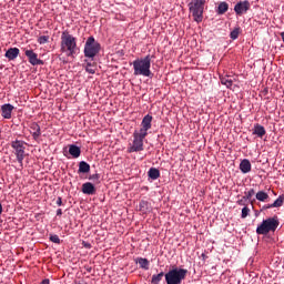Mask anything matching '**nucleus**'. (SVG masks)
Here are the masks:
<instances>
[{
  "label": "nucleus",
  "mask_w": 284,
  "mask_h": 284,
  "mask_svg": "<svg viewBox=\"0 0 284 284\" xmlns=\"http://www.w3.org/2000/svg\"><path fill=\"white\" fill-rule=\"evenodd\" d=\"M60 51L67 54V57H74L79 52L77 38L68 31H63L61 34Z\"/></svg>",
  "instance_id": "f257e3e1"
},
{
  "label": "nucleus",
  "mask_w": 284,
  "mask_h": 284,
  "mask_svg": "<svg viewBox=\"0 0 284 284\" xmlns=\"http://www.w3.org/2000/svg\"><path fill=\"white\" fill-rule=\"evenodd\" d=\"M281 222H278V217H268L263 220L262 223L256 227V234L267 235L270 232H276Z\"/></svg>",
  "instance_id": "f03ea898"
},
{
  "label": "nucleus",
  "mask_w": 284,
  "mask_h": 284,
  "mask_svg": "<svg viewBox=\"0 0 284 284\" xmlns=\"http://www.w3.org/2000/svg\"><path fill=\"white\" fill-rule=\"evenodd\" d=\"M205 11V0H192L189 3V12L193 17L195 23H201L203 21V12Z\"/></svg>",
  "instance_id": "7ed1b4c3"
},
{
  "label": "nucleus",
  "mask_w": 284,
  "mask_h": 284,
  "mask_svg": "<svg viewBox=\"0 0 284 284\" xmlns=\"http://www.w3.org/2000/svg\"><path fill=\"white\" fill-rule=\"evenodd\" d=\"M187 276V270L174 267L170 270L165 275L166 284H182Z\"/></svg>",
  "instance_id": "20e7f679"
},
{
  "label": "nucleus",
  "mask_w": 284,
  "mask_h": 284,
  "mask_svg": "<svg viewBox=\"0 0 284 284\" xmlns=\"http://www.w3.org/2000/svg\"><path fill=\"white\" fill-rule=\"evenodd\" d=\"M84 57L85 59L94 60V57L101 52V43L94 39V37H89L84 43Z\"/></svg>",
  "instance_id": "39448f33"
},
{
  "label": "nucleus",
  "mask_w": 284,
  "mask_h": 284,
  "mask_svg": "<svg viewBox=\"0 0 284 284\" xmlns=\"http://www.w3.org/2000/svg\"><path fill=\"white\" fill-rule=\"evenodd\" d=\"M26 141L23 140H14L11 141V148L13 150V154L17 156L18 163H20V168H23V159H26Z\"/></svg>",
  "instance_id": "423d86ee"
},
{
  "label": "nucleus",
  "mask_w": 284,
  "mask_h": 284,
  "mask_svg": "<svg viewBox=\"0 0 284 284\" xmlns=\"http://www.w3.org/2000/svg\"><path fill=\"white\" fill-rule=\"evenodd\" d=\"M143 150V129H140V133H134L132 145L129 148V152H141Z\"/></svg>",
  "instance_id": "0eeeda50"
},
{
  "label": "nucleus",
  "mask_w": 284,
  "mask_h": 284,
  "mask_svg": "<svg viewBox=\"0 0 284 284\" xmlns=\"http://www.w3.org/2000/svg\"><path fill=\"white\" fill-rule=\"evenodd\" d=\"M251 7L252 4L247 0L240 1L234 6V12L237 17H243Z\"/></svg>",
  "instance_id": "6e6552de"
},
{
  "label": "nucleus",
  "mask_w": 284,
  "mask_h": 284,
  "mask_svg": "<svg viewBox=\"0 0 284 284\" xmlns=\"http://www.w3.org/2000/svg\"><path fill=\"white\" fill-rule=\"evenodd\" d=\"M24 54L29 59V63H31V65H43V60L39 59V54H37L32 49H26Z\"/></svg>",
  "instance_id": "1a4fd4ad"
},
{
  "label": "nucleus",
  "mask_w": 284,
  "mask_h": 284,
  "mask_svg": "<svg viewBox=\"0 0 284 284\" xmlns=\"http://www.w3.org/2000/svg\"><path fill=\"white\" fill-rule=\"evenodd\" d=\"M152 59H154V55H146L143 59V77H149L150 79H152V77H154L152 71H150V65L152 63Z\"/></svg>",
  "instance_id": "9d476101"
},
{
  "label": "nucleus",
  "mask_w": 284,
  "mask_h": 284,
  "mask_svg": "<svg viewBox=\"0 0 284 284\" xmlns=\"http://www.w3.org/2000/svg\"><path fill=\"white\" fill-rule=\"evenodd\" d=\"M20 53L21 51L19 50V48L14 47V48L8 49L7 52L4 53V57L9 61H14V59H17V57H19Z\"/></svg>",
  "instance_id": "9b49d317"
},
{
  "label": "nucleus",
  "mask_w": 284,
  "mask_h": 284,
  "mask_svg": "<svg viewBox=\"0 0 284 284\" xmlns=\"http://www.w3.org/2000/svg\"><path fill=\"white\" fill-rule=\"evenodd\" d=\"M30 133L32 134L34 141H38L39 136H41V126L37 122H32L30 124Z\"/></svg>",
  "instance_id": "f8f14e48"
},
{
  "label": "nucleus",
  "mask_w": 284,
  "mask_h": 284,
  "mask_svg": "<svg viewBox=\"0 0 284 284\" xmlns=\"http://www.w3.org/2000/svg\"><path fill=\"white\" fill-rule=\"evenodd\" d=\"M240 170L242 174H250V172H252V162L247 159L242 160L240 163Z\"/></svg>",
  "instance_id": "ddd939ff"
},
{
  "label": "nucleus",
  "mask_w": 284,
  "mask_h": 284,
  "mask_svg": "<svg viewBox=\"0 0 284 284\" xmlns=\"http://www.w3.org/2000/svg\"><path fill=\"white\" fill-rule=\"evenodd\" d=\"M12 110H14V106L12 104H3L1 106L3 119H12Z\"/></svg>",
  "instance_id": "4468645a"
},
{
  "label": "nucleus",
  "mask_w": 284,
  "mask_h": 284,
  "mask_svg": "<svg viewBox=\"0 0 284 284\" xmlns=\"http://www.w3.org/2000/svg\"><path fill=\"white\" fill-rule=\"evenodd\" d=\"M82 192L83 194H97V187H94V184L92 182H85L82 184Z\"/></svg>",
  "instance_id": "2eb2a0df"
},
{
  "label": "nucleus",
  "mask_w": 284,
  "mask_h": 284,
  "mask_svg": "<svg viewBox=\"0 0 284 284\" xmlns=\"http://www.w3.org/2000/svg\"><path fill=\"white\" fill-rule=\"evenodd\" d=\"M69 154H71L73 159H79V156H81V148L77 144H70Z\"/></svg>",
  "instance_id": "dca6fc26"
},
{
  "label": "nucleus",
  "mask_w": 284,
  "mask_h": 284,
  "mask_svg": "<svg viewBox=\"0 0 284 284\" xmlns=\"http://www.w3.org/2000/svg\"><path fill=\"white\" fill-rule=\"evenodd\" d=\"M253 134H255V136H258L260 139H263V136H265L266 134L265 126L261 124H255L253 129Z\"/></svg>",
  "instance_id": "f3484780"
},
{
  "label": "nucleus",
  "mask_w": 284,
  "mask_h": 284,
  "mask_svg": "<svg viewBox=\"0 0 284 284\" xmlns=\"http://www.w3.org/2000/svg\"><path fill=\"white\" fill-rule=\"evenodd\" d=\"M148 176H149V181H156V179H160L161 176V171H159V169L156 168H151L148 171Z\"/></svg>",
  "instance_id": "a211bd4d"
},
{
  "label": "nucleus",
  "mask_w": 284,
  "mask_h": 284,
  "mask_svg": "<svg viewBox=\"0 0 284 284\" xmlns=\"http://www.w3.org/2000/svg\"><path fill=\"white\" fill-rule=\"evenodd\" d=\"M85 64V72H88L89 74H97V62H90L88 60H84Z\"/></svg>",
  "instance_id": "6ab92c4d"
},
{
  "label": "nucleus",
  "mask_w": 284,
  "mask_h": 284,
  "mask_svg": "<svg viewBox=\"0 0 284 284\" xmlns=\"http://www.w3.org/2000/svg\"><path fill=\"white\" fill-rule=\"evenodd\" d=\"M134 74H143V60H135L133 62Z\"/></svg>",
  "instance_id": "aec40b11"
},
{
  "label": "nucleus",
  "mask_w": 284,
  "mask_h": 284,
  "mask_svg": "<svg viewBox=\"0 0 284 284\" xmlns=\"http://www.w3.org/2000/svg\"><path fill=\"white\" fill-rule=\"evenodd\" d=\"M89 172H90V165L88 164V162L81 161V162L79 163L78 173H79V174H88Z\"/></svg>",
  "instance_id": "412c9836"
},
{
  "label": "nucleus",
  "mask_w": 284,
  "mask_h": 284,
  "mask_svg": "<svg viewBox=\"0 0 284 284\" xmlns=\"http://www.w3.org/2000/svg\"><path fill=\"white\" fill-rule=\"evenodd\" d=\"M150 128H152V115L146 114L143 118V130H144V132H148V130H150Z\"/></svg>",
  "instance_id": "4be33fe9"
},
{
  "label": "nucleus",
  "mask_w": 284,
  "mask_h": 284,
  "mask_svg": "<svg viewBox=\"0 0 284 284\" xmlns=\"http://www.w3.org/2000/svg\"><path fill=\"white\" fill-rule=\"evenodd\" d=\"M220 81L222 85H225L226 88H232L234 81L230 78V75H221Z\"/></svg>",
  "instance_id": "5701e85b"
},
{
  "label": "nucleus",
  "mask_w": 284,
  "mask_h": 284,
  "mask_svg": "<svg viewBox=\"0 0 284 284\" xmlns=\"http://www.w3.org/2000/svg\"><path fill=\"white\" fill-rule=\"evenodd\" d=\"M255 199L261 203H265L267 199H270V194H267L265 191H258L255 195Z\"/></svg>",
  "instance_id": "b1692460"
},
{
  "label": "nucleus",
  "mask_w": 284,
  "mask_h": 284,
  "mask_svg": "<svg viewBox=\"0 0 284 284\" xmlns=\"http://www.w3.org/2000/svg\"><path fill=\"white\" fill-rule=\"evenodd\" d=\"M227 10H230V4H227V2H220L216 12L217 14H225Z\"/></svg>",
  "instance_id": "393cba45"
},
{
  "label": "nucleus",
  "mask_w": 284,
  "mask_h": 284,
  "mask_svg": "<svg viewBox=\"0 0 284 284\" xmlns=\"http://www.w3.org/2000/svg\"><path fill=\"white\" fill-rule=\"evenodd\" d=\"M163 276H165L163 272L152 275L151 284H160L163 281Z\"/></svg>",
  "instance_id": "a878e982"
},
{
  "label": "nucleus",
  "mask_w": 284,
  "mask_h": 284,
  "mask_svg": "<svg viewBox=\"0 0 284 284\" xmlns=\"http://www.w3.org/2000/svg\"><path fill=\"white\" fill-rule=\"evenodd\" d=\"M284 203V194L280 195L274 203H272V207H283Z\"/></svg>",
  "instance_id": "bb28decb"
},
{
  "label": "nucleus",
  "mask_w": 284,
  "mask_h": 284,
  "mask_svg": "<svg viewBox=\"0 0 284 284\" xmlns=\"http://www.w3.org/2000/svg\"><path fill=\"white\" fill-rule=\"evenodd\" d=\"M239 34H241V28L237 27L231 31L230 37L233 41H236V39H239Z\"/></svg>",
  "instance_id": "cd10ccee"
},
{
  "label": "nucleus",
  "mask_w": 284,
  "mask_h": 284,
  "mask_svg": "<svg viewBox=\"0 0 284 284\" xmlns=\"http://www.w3.org/2000/svg\"><path fill=\"white\" fill-rule=\"evenodd\" d=\"M50 41V36H41L38 38V43L40 45H44V43H49Z\"/></svg>",
  "instance_id": "c85d7f7f"
},
{
  "label": "nucleus",
  "mask_w": 284,
  "mask_h": 284,
  "mask_svg": "<svg viewBox=\"0 0 284 284\" xmlns=\"http://www.w3.org/2000/svg\"><path fill=\"white\" fill-rule=\"evenodd\" d=\"M49 240L51 241V243H57V245L61 244V239H59V235L50 234Z\"/></svg>",
  "instance_id": "c756f323"
},
{
  "label": "nucleus",
  "mask_w": 284,
  "mask_h": 284,
  "mask_svg": "<svg viewBox=\"0 0 284 284\" xmlns=\"http://www.w3.org/2000/svg\"><path fill=\"white\" fill-rule=\"evenodd\" d=\"M253 194H256V192L254 191V189H251L248 192H245V196H243V199L245 201H250Z\"/></svg>",
  "instance_id": "7c9ffc66"
},
{
  "label": "nucleus",
  "mask_w": 284,
  "mask_h": 284,
  "mask_svg": "<svg viewBox=\"0 0 284 284\" xmlns=\"http://www.w3.org/2000/svg\"><path fill=\"white\" fill-rule=\"evenodd\" d=\"M247 216H250V207L244 206V207L242 209L241 217H242V219H247Z\"/></svg>",
  "instance_id": "2f4dec72"
},
{
  "label": "nucleus",
  "mask_w": 284,
  "mask_h": 284,
  "mask_svg": "<svg viewBox=\"0 0 284 284\" xmlns=\"http://www.w3.org/2000/svg\"><path fill=\"white\" fill-rule=\"evenodd\" d=\"M99 179H101V175H99V173L89 176V181H93V183H99Z\"/></svg>",
  "instance_id": "473e14b6"
},
{
  "label": "nucleus",
  "mask_w": 284,
  "mask_h": 284,
  "mask_svg": "<svg viewBox=\"0 0 284 284\" xmlns=\"http://www.w3.org/2000/svg\"><path fill=\"white\" fill-rule=\"evenodd\" d=\"M143 270H150V262L148 258H143Z\"/></svg>",
  "instance_id": "72a5a7b5"
},
{
  "label": "nucleus",
  "mask_w": 284,
  "mask_h": 284,
  "mask_svg": "<svg viewBox=\"0 0 284 284\" xmlns=\"http://www.w3.org/2000/svg\"><path fill=\"white\" fill-rule=\"evenodd\" d=\"M136 263L139 264V267H143V257H139Z\"/></svg>",
  "instance_id": "f704fd0d"
},
{
  "label": "nucleus",
  "mask_w": 284,
  "mask_h": 284,
  "mask_svg": "<svg viewBox=\"0 0 284 284\" xmlns=\"http://www.w3.org/2000/svg\"><path fill=\"white\" fill-rule=\"evenodd\" d=\"M272 204H265L264 206H262V210H272Z\"/></svg>",
  "instance_id": "c9c22d12"
},
{
  "label": "nucleus",
  "mask_w": 284,
  "mask_h": 284,
  "mask_svg": "<svg viewBox=\"0 0 284 284\" xmlns=\"http://www.w3.org/2000/svg\"><path fill=\"white\" fill-rule=\"evenodd\" d=\"M57 205H59V207H61V205H63V200L61 197H58Z\"/></svg>",
  "instance_id": "e433bc0d"
},
{
  "label": "nucleus",
  "mask_w": 284,
  "mask_h": 284,
  "mask_svg": "<svg viewBox=\"0 0 284 284\" xmlns=\"http://www.w3.org/2000/svg\"><path fill=\"white\" fill-rule=\"evenodd\" d=\"M63 214V211L61 209L57 210V216H61Z\"/></svg>",
  "instance_id": "4c0bfd02"
},
{
  "label": "nucleus",
  "mask_w": 284,
  "mask_h": 284,
  "mask_svg": "<svg viewBox=\"0 0 284 284\" xmlns=\"http://www.w3.org/2000/svg\"><path fill=\"white\" fill-rule=\"evenodd\" d=\"M83 245H84V247H87V250H90V247H92V245L90 243L83 242Z\"/></svg>",
  "instance_id": "58836bf2"
},
{
  "label": "nucleus",
  "mask_w": 284,
  "mask_h": 284,
  "mask_svg": "<svg viewBox=\"0 0 284 284\" xmlns=\"http://www.w3.org/2000/svg\"><path fill=\"white\" fill-rule=\"evenodd\" d=\"M40 284H50V280H49V278H45V280H43Z\"/></svg>",
  "instance_id": "ea45409f"
},
{
  "label": "nucleus",
  "mask_w": 284,
  "mask_h": 284,
  "mask_svg": "<svg viewBox=\"0 0 284 284\" xmlns=\"http://www.w3.org/2000/svg\"><path fill=\"white\" fill-rule=\"evenodd\" d=\"M3 212V205L0 203V214Z\"/></svg>",
  "instance_id": "a19ab883"
},
{
  "label": "nucleus",
  "mask_w": 284,
  "mask_h": 284,
  "mask_svg": "<svg viewBox=\"0 0 284 284\" xmlns=\"http://www.w3.org/2000/svg\"><path fill=\"white\" fill-rule=\"evenodd\" d=\"M237 203L239 205H243V200H240Z\"/></svg>",
  "instance_id": "79ce46f5"
},
{
  "label": "nucleus",
  "mask_w": 284,
  "mask_h": 284,
  "mask_svg": "<svg viewBox=\"0 0 284 284\" xmlns=\"http://www.w3.org/2000/svg\"><path fill=\"white\" fill-rule=\"evenodd\" d=\"M146 134H148V133L144 132V133H143V136H145Z\"/></svg>",
  "instance_id": "37998d69"
},
{
  "label": "nucleus",
  "mask_w": 284,
  "mask_h": 284,
  "mask_svg": "<svg viewBox=\"0 0 284 284\" xmlns=\"http://www.w3.org/2000/svg\"><path fill=\"white\" fill-rule=\"evenodd\" d=\"M0 52H1V47H0Z\"/></svg>",
  "instance_id": "c03bdc74"
}]
</instances>
